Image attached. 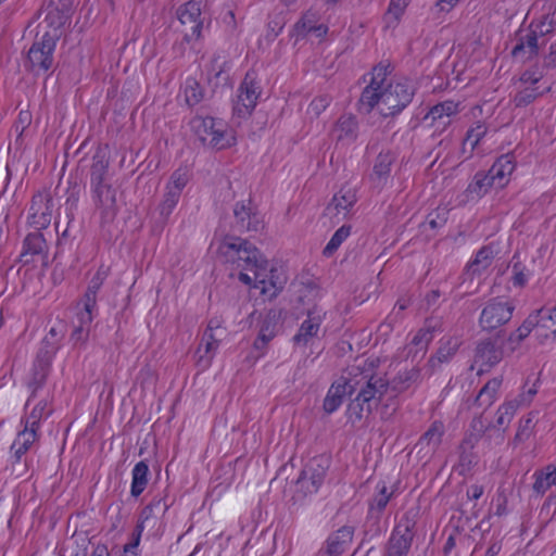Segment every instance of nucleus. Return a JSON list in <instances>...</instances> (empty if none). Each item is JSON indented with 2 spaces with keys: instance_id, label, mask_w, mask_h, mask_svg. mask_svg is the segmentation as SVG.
<instances>
[{
  "instance_id": "nucleus-1",
  "label": "nucleus",
  "mask_w": 556,
  "mask_h": 556,
  "mask_svg": "<svg viewBox=\"0 0 556 556\" xmlns=\"http://www.w3.org/2000/svg\"><path fill=\"white\" fill-rule=\"evenodd\" d=\"M220 257L238 270V279L251 286L253 280L263 279L265 257L260 250L245 239L226 237L218 247Z\"/></svg>"
},
{
  "instance_id": "nucleus-2",
  "label": "nucleus",
  "mask_w": 556,
  "mask_h": 556,
  "mask_svg": "<svg viewBox=\"0 0 556 556\" xmlns=\"http://www.w3.org/2000/svg\"><path fill=\"white\" fill-rule=\"evenodd\" d=\"M358 374V389L356 396L351 400L346 408L348 421L355 425L364 417V413L370 414L378 406L388 391L389 382L384 378L374 374V363L364 361Z\"/></svg>"
},
{
  "instance_id": "nucleus-3",
  "label": "nucleus",
  "mask_w": 556,
  "mask_h": 556,
  "mask_svg": "<svg viewBox=\"0 0 556 556\" xmlns=\"http://www.w3.org/2000/svg\"><path fill=\"white\" fill-rule=\"evenodd\" d=\"M60 40V33L55 29L37 31L34 42L28 50L25 66L35 75L49 72L54 67V51Z\"/></svg>"
},
{
  "instance_id": "nucleus-4",
  "label": "nucleus",
  "mask_w": 556,
  "mask_h": 556,
  "mask_svg": "<svg viewBox=\"0 0 556 556\" xmlns=\"http://www.w3.org/2000/svg\"><path fill=\"white\" fill-rule=\"evenodd\" d=\"M420 507H409L396 522L386 544L383 556H407L416 534Z\"/></svg>"
},
{
  "instance_id": "nucleus-5",
  "label": "nucleus",
  "mask_w": 556,
  "mask_h": 556,
  "mask_svg": "<svg viewBox=\"0 0 556 556\" xmlns=\"http://www.w3.org/2000/svg\"><path fill=\"white\" fill-rule=\"evenodd\" d=\"M415 92L416 88L409 79L390 81L379 93L376 106L383 117L395 116L412 102Z\"/></svg>"
},
{
  "instance_id": "nucleus-6",
  "label": "nucleus",
  "mask_w": 556,
  "mask_h": 556,
  "mask_svg": "<svg viewBox=\"0 0 556 556\" xmlns=\"http://www.w3.org/2000/svg\"><path fill=\"white\" fill-rule=\"evenodd\" d=\"M192 131L199 140L213 149L222 150L231 146V138L227 135L223 121L207 116H194L190 121Z\"/></svg>"
},
{
  "instance_id": "nucleus-7",
  "label": "nucleus",
  "mask_w": 556,
  "mask_h": 556,
  "mask_svg": "<svg viewBox=\"0 0 556 556\" xmlns=\"http://www.w3.org/2000/svg\"><path fill=\"white\" fill-rule=\"evenodd\" d=\"M515 308L511 300L502 296L490 299L481 309L479 327L485 332L501 329L511 319Z\"/></svg>"
},
{
  "instance_id": "nucleus-8",
  "label": "nucleus",
  "mask_w": 556,
  "mask_h": 556,
  "mask_svg": "<svg viewBox=\"0 0 556 556\" xmlns=\"http://www.w3.org/2000/svg\"><path fill=\"white\" fill-rule=\"evenodd\" d=\"M330 467V458L326 455H318L309 459L302 469L298 480V491L304 495L316 493L326 478Z\"/></svg>"
},
{
  "instance_id": "nucleus-9",
  "label": "nucleus",
  "mask_w": 556,
  "mask_h": 556,
  "mask_svg": "<svg viewBox=\"0 0 556 556\" xmlns=\"http://www.w3.org/2000/svg\"><path fill=\"white\" fill-rule=\"evenodd\" d=\"M203 0H188L177 10V16L182 26L184 40L190 42L201 36L204 18L202 17Z\"/></svg>"
},
{
  "instance_id": "nucleus-10",
  "label": "nucleus",
  "mask_w": 556,
  "mask_h": 556,
  "mask_svg": "<svg viewBox=\"0 0 556 556\" xmlns=\"http://www.w3.org/2000/svg\"><path fill=\"white\" fill-rule=\"evenodd\" d=\"M262 89L254 73L248 72L238 88L237 102L233 113L239 117H248L257 104Z\"/></svg>"
},
{
  "instance_id": "nucleus-11",
  "label": "nucleus",
  "mask_w": 556,
  "mask_h": 556,
  "mask_svg": "<svg viewBox=\"0 0 556 556\" xmlns=\"http://www.w3.org/2000/svg\"><path fill=\"white\" fill-rule=\"evenodd\" d=\"M357 370H361V364L350 367L349 377L343 383L332 384L329 388L323 405L327 414L336 412L341 406L346 395L351 396L356 392L359 386L358 374H356Z\"/></svg>"
},
{
  "instance_id": "nucleus-12",
  "label": "nucleus",
  "mask_w": 556,
  "mask_h": 556,
  "mask_svg": "<svg viewBox=\"0 0 556 556\" xmlns=\"http://www.w3.org/2000/svg\"><path fill=\"white\" fill-rule=\"evenodd\" d=\"M90 189L96 210L101 218V224L112 223L118 212L116 189L111 184L92 187Z\"/></svg>"
},
{
  "instance_id": "nucleus-13",
  "label": "nucleus",
  "mask_w": 556,
  "mask_h": 556,
  "mask_svg": "<svg viewBox=\"0 0 556 556\" xmlns=\"http://www.w3.org/2000/svg\"><path fill=\"white\" fill-rule=\"evenodd\" d=\"M388 74L389 66L379 64L374 67L370 83L363 90L358 101L361 111L369 113L376 106L379 93L387 88Z\"/></svg>"
},
{
  "instance_id": "nucleus-14",
  "label": "nucleus",
  "mask_w": 556,
  "mask_h": 556,
  "mask_svg": "<svg viewBox=\"0 0 556 556\" xmlns=\"http://www.w3.org/2000/svg\"><path fill=\"white\" fill-rule=\"evenodd\" d=\"M503 358V349L493 339H484L478 342L475 349L473 362L479 366L478 374L489 371Z\"/></svg>"
},
{
  "instance_id": "nucleus-15",
  "label": "nucleus",
  "mask_w": 556,
  "mask_h": 556,
  "mask_svg": "<svg viewBox=\"0 0 556 556\" xmlns=\"http://www.w3.org/2000/svg\"><path fill=\"white\" fill-rule=\"evenodd\" d=\"M52 215L51 198L37 193L33 197L29 207V223L38 230L49 226Z\"/></svg>"
},
{
  "instance_id": "nucleus-16",
  "label": "nucleus",
  "mask_w": 556,
  "mask_h": 556,
  "mask_svg": "<svg viewBox=\"0 0 556 556\" xmlns=\"http://www.w3.org/2000/svg\"><path fill=\"white\" fill-rule=\"evenodd\" d=\"M354 532L353 526H342L329 534L320 548L333 556H342L351 546Z\"/></svg>"
},
{
  "instance_id": "nucleus-17",
  "label": "nucleus",
  "mask_w": 556,
  "mask_h": 556,
  "mask_svg": "<svg viewBox=\"0 0 556 556\" xmlns=\"http://www.w3.org/2000/svg\"><path fill=\"white\" fill-rule=\"evenodd\" d=\"M235 225L237 231H258L263 228V220L256 212L250 207V202L237 203L233 210Z\"/></svg>"
},
{
  "instance_id": "nucleus-18",
  "label": "nucleus",
  "mask_w": 556,
  "mask_h": 556,
  "mask_svg": "<svg viewBox=\"0 0 556 556\" xmlns=\"http://www.w3.org/2000/svg\"><path fill=\"white\" fill-rule=\"evenodd\" d=\"M48 255V244L43 235L39 231L28 233L23 241V250L20 254V262L27 265L34 262L36 256H41L43 260Z\"/></svg>"
},
{
  "instance_id": "nucleus-19",
  "label": "nucleus",
  "mask_w": 556,
  "mask_h": 556,
  "mask_svg": "<svg viewBox=\"0 0 556 556\" xmlns=\"http://www.w3.org/2000/svg\"><path fill=\"white\" fill-rule=\"evenodd\" d=\"M396 160V154L391 151H381L374 164L372 174L370 175V179L374 188L382 189L390 177L391 167Z\"/></svg>"
},
{
  "instance_id": "nucleus-20",
  "label": "nucleus",
  "mask_w": 556,
  "mask_h": 556,
  "mask_svg": "<svg viewBox=\"0 0 556 556\" xmlns=\"http://www.w3.org/2000/svg\"><path fill=\"white\" fill-rule=\"evenodd\" d=\"M265 273L263 279L253 280L250 287L260 289L261 293L268 299L275 298L283 288V280L277 274V270L269 267L268 261L265 258Z\"/></svg>"
},
{
  "instance_id": "nucleus-21",
  "label": "nucleus",
  "mask_w": 556,
  "mask_h": 556,
  "mask_svg": "<svg viewBox=\"0 0 556 556\" xmlns=\"http://www.w3.org/2000/svg\"><path fill=\"white\" fill-rule=\"evenodd\" d=\"M515 169L514 157L510 154L501 155L491 168L486 172L490 176L491 180L494 182L495 188L502 189L504 188L508 181L509 177Z\"/></svg>"
},
{
  "instance_id": "nucleus-22",
  "label": "nucleus",
  "mask_w": 556,
  "mask_h": 556,
  "mask_svg": "<svg viewBox=\"0 0 556 556\" xmlns=\"http://www.w3.org/2000/svg\"><path fill=\"white\" fill-rule=\"evenodd\" d=\"M110 160L104 149H98L90 167V188L108 185Z\"/></svg>"
},
{
  "instance_id": "nucleus-23",
  "label": "nucleus",
  "mask_w": 556,
  "mask_h": 556,
  "mask_svg": "<svg viewBox=\"0 0 556 556\" xmlns=\"http://www.w3.org/2000/svg\"><path fill=\"white\" fill-rule=\"evenodd\" d=\"M37 439V432L34 429H29L27 427H24V429L17 433V437L10 447L12 467L22 460V457L29 451ZM14 470L15 468H13V471Z\"/></svg>"
},
{
  "instance_id": "nucleus-24",
  "label": "nucleus",
  "mask_w": 556,
  "mask_h": 556,
  "mask_svg": "<svg viewBox=\"0 0 556 556\" xmlns=\"http://www.w3.org/2000/svg\"><path fill=\"white\" fill-rule=\"evenodd\" d=\"M323 316L309 311L307 318L301 324L298 333L293 337V342L306 346L313 338L317 337Z\"/></svg>"
},
{
  "instance_id": "nucleus-25",
  "label": "nucleus",
  "mask_w": 556,
  "mask_h": 556,
  "mask_svg": "<svg viewBox=\"0 0 556 556\" xmlns=\"http://www.w3.org/2000/svg\"><path fill=\"white\" fill-rule=\"evenodd\" d=\"M63 331L58 327H51L48 333L41 340L40 349L37 354L38 361L46 363L52 362V358L61 346V340L63 339Z\"/></svg>"
},
{
  "instance_id": "nucleus-26",
  "label": "nucleus",
  "mask_w": 556,
  "mask_h": 556,
  "mask_svg": "<svg viewBox=\"0 0 556 556\" xmlns=\"http://www.w3.org/2000/svg\"><path fill=\"white\" fill-rule=\"evenodd\" d=\"M460 102L446 100L433 105L425 116V119L431 118L432 123L441 122L443 127L451 123V117L459 113Z\"/></svg>"
},
{
  "instance_id": "nucleus-27",
  "label": "nucleus",
  "mask_w": 556,
  "mask_h": 556,
  "mask_svg": "<svg viewBox=\"0 0 556 556\" xmlns=\"http://www.w3.org/2000/svg\"><path fill=\"white\" fill-rule=\"evenodd\" d=\"M459 345L460 340L457 337L442 338L435 354L429 358L428 364L435 368L443 363H447L456 354Z\"/></svg>"
},
{
  "instance_id": "nucleus-28",
  "label": "nucleus",
  "mask_w": 556,
  "mask_h": 556,
  "mask_svg": "<svg viewBox=\"0 0 556 556\" xmlns=\"http://www.w3.org/2000/svg\"><path fill=\"white\" fill-rule=\"evenodd\" d=\"M492 188H495L486 172H478L465 190L468 201L479 200L485 195Z\"/></svg>"
},
{
  "instance_id": "nucleus-29",
  "label": "nucleus",
  "mask_w": 556,
  "mask_h": 556,
  "mask_svg": "<svg viewBox=\"0 0 556 556\" xmlns=\"http://www.w3.org/2000/svg\"><path fill=\"white\" fill-rule=\"evenodd\" d=\"M332 132L338 141L354 142L358 135L356 118L352 115H342L336 123Z\"/></svg>"
},
{
  "instance_id": "nucleus-30",
  "label": "nucleus",
  "mask_w": 556,
  "mask_h": 556,
  "mask_svg": "<svg viewBox=\"0 0 556 556\" xmlns=\"http://www.w3.org/2000/svg\"><path fill=\"white\" fill-rule=\"evenodd\" d=\"M503 383L502 377H494L489 380L477 394L473 404L488 409L498 397V392Z\"/></svg>"
},
{
  "instance_id": "nucleus-31",
  "label": "nucleus",
  "mask_w": 556,
  "mask_h": 556,
  "mask_svg": "<svg viewBox=\"0 0 556 556\" xmlns=\"http://www.w3.org/2000/svg\"><path fill=\"white\" fill-rule=\"evenodd\" d=\"M538 51V30H529V33L520 37L518 43L513 48L511 54L526 61L536 55Z\"/></svg>"
},
{
  "instance_id": "nucleus-32",
  "label": "nucleus",
  "mask_w": 556,
  "mask_h": 556,
  "mask_svg": "<svg viewBox=\"0 0 556 556\" xmlns=\"http://www.w3.org/2000/svg\"><path fill=\"white\" fill-rule=\"evenodd\" d=\"M356 203V194L352 189H341L336 193L331 202L327 206L329 214L334 212L336 215L345 216L350 208Z\"/></svg>"
},
{
  "instance_id": "nucleus-33",
  "label": "nucleus",
  "mask_w": 556,
  "mask_h": 556,
  "mask_svg": "<svg viewBox=\"0 0 556 556\" xmlns=\"http://www.w3.org/2000/svg\"><path fill=\"white\" fill-rule=\"evenodd\" d=\"M149 466L146 460L137 463L131 471L130 494L138 497L142 494L149 483Z\"/></svg>"
},
{
  "instance_id": "nucleus-34",
  "label": "nucleus",
  "mask_w": 556,
  "mask_h": 556,
  "mask_svg": "<svg viewBox=\"0 0 556 556\" xmlns=\"http://www.w3.org/2000/svg\"><path fill=\"white\" fill-rule=\"evenodd\" d=\"M444 433L443 424L434 421L431 424L429 429L420 437L416 446H420V450L428 448L434 452L442 441Z\"/></svg>"
},
{
  "instance_id": "nucleus-35",
  "label": "nucleus",
  "mask_w": 556,
  "mask_h": 556,
  "mask_svg": "<svg viewBox=\"0 0 556 556\" xmlns=\"http://www.w3.org/2000/svg\"><path fill=\"white\" fill-rule=\"evenodd\" d=\"M488 127L484 123L478 122L475 126L469 128L463 140L462 153L467 154L465 159L471 156L475 148L478 146L480 140L486 135Z\"/></svg>"
},
{
  "instance_id": "nucleus-36",
  "label": "nucleus",
  "mask_w": 556,
  "mask_h": 556,
  "mask_svg": "<svg viewBox=\"0 0 556 556\" xmlns=\"http://www.w3.org/2000/svg\"><path fill=\"white\" fill-rule=\"evenodd\" d=\"M421 380L420 369L413 367L399 371L394 377L392 384L397 392L406 391L410 386L419 383Z\"/></svg>"
},
{
  "instance_id": "nucleus-37",
  "label": "nucleus",
  "mask_w": 556,
  "mask_h": 556,
  "mask_svg": "<svg viewBox=\"0 0 556 556\" xmlns=\"http://www.w3.org/2000/svg\"><path fill=\"white\" fill-rule=\"evenodd\" d=\"M50 363L36 359L33 369V376L28 382V387L31 390V395L28 399L27 404L30 402L31 397L35 396L37 390L42 388V386L46 383L47 377L50 371Z\"/></svg>"
},
{
  "instance_id": "nucleus-38",
  "label": "nucleus",
  "mask_w": 556,
  "mask_h": 556,
  "mask_svg": "<svg viewBox=\"0 0 556 556\" xmlns=\"http://www.w3.org/2000/svg\"><path fill=\"white\" fill-rule=\"evenodd\" d=\"M519 408L514 399L506 400L496 410L495 427L506 430Z\"/></svg>"
},
{
  "instance_id": "nucleus-39",
  "label": "nucleus",
  "mask_w": 556,
  "mask_h": 556,
  "mask_svg": "<svg viewBox=\"0 0 556 556\" xmlns=\"http://www.w3.org/2000/svg\"><path fill=\"white\" fill-rule=\"evenodd\" d=\"M407 0H391L386 14L383 15V22L386 28H395L401 17L403 16L405 9L407 8Z\"/></svg>"
},
{
  "instance_id": "nucleus-40",
  "label": "nucleus",
  "mask_w": 556,
  "mask_h": 556,
  "mask_svg": "<svg viewBox=\"0 0 556 556\" xmlns=\"http://www.w3.org/2000/svg\"><path fill=\"white\" fill-rule=\"evenodd\" d=\"M492 258V250L488 247L481 248L477 252L475 258L467 265L468 273H470L471 275L481 274V271H483L491 265Z\"/></svg>"
},
{
  "instance_id": "nucleus-41",
  "label": "nucleus",
  "mask_w": 556,
  "mask_h": 556,
  "mask_svg": "<svg viewBox=\"0 0 556 556\" xmlns=\"http://www.w3.org/2000/svg\"><path fill=\"white\" fill-rule=\"evenodd\" d=\"M376 494L372 496L370 501V510H376L377 513H382L387 507L389 501L394 494L393 490H389L384 482H380L376 486Z\"/></svg>"
},
{
  "instance_id": "nucleus-42",
  "label": "nucleus",
  "mask_w": 556,
  "mask_h": 556,
  "mask_svg": "<svg viewBox=\"0 0 556 556\" xmlns=\"http://www.w3.org/2000/svg\"><path fill=\"white\" fill-rule=\"evenodd\" d=\"M218 344H219V340H213L212 342L211 341L210 342L201 341V343L197 350L198 365L201 368L205 369L211 365L212 359L215 355V352L218 349Z\"/></svg>"
},
{
  "instance_id": "nucleus-43",
  "label": "nucleus",
  "mask_w": 556,
  "mask_h": 556,
  "mask_svg": "<svg viewBox=\"0 0 556 556\" xmlns=\"http://www.w3.org/2000/svg\"><path fill=\"white\" fill-rule=\"evenodd\" d=\"M97 295L85 293L81 299L83 309L77 314V319L83 320L84 324H91L94 314L98 313Z\"/></svg>"
},
{
  "instance_id": "nucleus-44",
  "label": "nucleus",
  "mask_w": 556,
  "mask_h": 556,
  "mask_svg": "<svg viewBox=\"0 0 556 556\" xmlns=\"http://www.w3.org/2000/svg\"><path fill=\"white\" fill-rule=\"evenodd\" d=\"M281 313L277 309L268 311L262 318L260 330L276 337L280 329Z\"/></svg>"
},
{
  "instance_id": "nucleus-45",
  "label": "nucleus",
  "mask_w": 556,
  "mask_h": 556,
  "mask_svg": "<svg viewBox=\"0 0 556 556\" xmlns=\"http://www.w3.org/2000/svg\"><path fill=\"white\" fill-rule=\"evenodd\" d=\"M534 416H535V414L533 412H531L527 416H525L520 419L517 432L513 440V443L515 445L527 441L531 437L532 429L534 427V422H533Z\"/></svg>"
},
{
  "instance_id": "nucleus-46",
  "label": "nucleus",
  "mask_w": 556,
  "mask_h": 556,
  "mask_svg": "<svg viewBox=\"0 0 556 556\" xmlns=\"http://www.w3.org/2000/svg\"><path fill=\"white\" fill-rule=\"evenodd\" d=\"M180 195L177 192L167 191L164 194V199L159 205V213L162 223H166L173 213L174 208L178 204Z\"/></svg>"
},
{
  "instance_id": "nucleus-47",
  "label": "nucleus",
  "mask_w": 556,
  "mask_h": 556,
  "mask_svg": "<svg viewBox=\"0 0 556 556\" xmlns=\"http://www.w3.org/2000/svg\"><path fill=\"white\" fill-rule=\"evenodd\" d=\"M351 227L350 226H341L331 237L327 245L324 248L323 254L325 256H331L338 248L342 244V242L350 236Z\"/></svg>"
},
{
  "instance_id": "nucleus-48",
  "label": "nucleus",
  "mask_w": 556,
  "mask_h": 556,
  "mask_svg": "<svg viewBox=\"0 0 556 556\" xmlns=\"http://www.w3.org/2000/svg\"><path fill=\"white\" fill-rule=\"evenodd\" d=\"M287 23L286 16L282 12L269 15L267 23V30L265 38L267 41H274L276 37L282 31Z\"/></svg>"
},
{
  "instance_id": "nucleus-49",
  "label": "nucleus",
  "mask_w": 556,
  "mask_h": 556,
  "mask_svg": "<svg viewBox=\"0 0 556 556\" xmlns=\"http://www.w3.org/2000/svg\"><path fill=\"white\" fill-rule=\"evenodd\" d=\"M47 402L40 401L30 412L29 416L25 420V427L29 429H34L36 432L39 428L40 420L43 417H48L50 415V410L47 409Z\"/></svg>"
},
{
  "instance_id": "nucleus-50",
  "label": "nucleus",
  "mask_w": 556,
  "mask_h": 556,
  "mask_svg": "<svg viewBox=\"0 0 556 556\" xmlns=\"http://www.w3.org/2000/svg\"><path fill=\"white\" fill-rule=\"evenodd\" d=\"M64 24V16L59 10L49 11L43 22L39 24L37 31H47L48 29L55 28L62 36V26Z\"/></svg>"
},
{
  "instance_id": "nucleus-51",
  "label": "nucleus",
  "mask_w": 556,
  "mask_h": 556,
  "mask_svg": "<svg viewBox=\"0 0 556 556\" xmlns=\"http://www.w3.org/2000/svg\"><path fill=\"white\" fill-rule=\"evenodd\" d=\"M317 24V14L313 11H307L303 16L295 23L293 30L298 36H304L312 33V28Z\"/></svg>"
},
{
  "instance_id": "nucleus-52",
  "label": "nucleus",
  "mask_w": 556,
  "mask_h": 556,
  "mask_svg": "<svg viewBox=\"0 0 556 556\" xmlns=\"http://www.w3.org/2000/svg\"><path fill=\"white\" fill-rule=\"evenodd\" d=\"M203 99V91L200 84L194 79L187 80L185 88V100L189 106H194Z\"/></svg>"
},
{
  "instance_id": "nucleus-53",
  "label": "nucleus",
  "mask_w": 556,
  "mask_h": 556,
  "mask_svg": "<svg viewBox=\"0 0 556 556\" xmlns=\"http://www.w3.org/2000/svg\"><path fill=\"white\" fill-rule=\"evenodd\" d=\"M188 180L189 176L187 170L178 168L172 174L169 182L166 186V190L177 192V194L181 195L182 189L186 187Z\"/></svg>"
},
{
  "instance_id": "nucleus-54",
  "label": "nucleus",
  "mask_w": 556,
  "mask_h": 556,
  "mask_svg": "<svg viewBox=\"0 0 556 556\" xmlns=\"http://www.w3.org/2000/svg\"><path fill=\"white\" fill-rule=\"evenodd\" d=\"M553 485H556V468L551 472L536 475L533 490L538 494H544Z\"/></svg>"
},
{
  "instance_id": "nucleus-55",
  "label": "nucleus",
  "mask_w": 556,
  "mask_h": 556,
  "mask_svg": "<svg viewBox=\"0 0 556 556\" xmlns=\"http://www.w3.org/2000/svg\"><path fill=\"white\" fill-rule=\"evenodd\" d=\"M91 324H84L83 320H78V325L74 326V329L70 336V341L74 348L85 344L89 338Z\"/></svg>"
},
{
  "instance_id": "nucleus-56",
  "label": "nucleus",
  "mask_w": 556,
  "mask_h": 556,
  "mask_svg": "<svg viewBox=\"0 0 556 556\" xmlns=\"http://www.w3.org/2000/svg\"><path fill=\"white\" fill-rule=\"evenodd\" d=\"M542 93L539 92L536 88L526 87L516 93L513 101L516 108H525L531 104Z\"/></svg>"
},
{
  "instance_id": "nucleus-57",
  "label": "nucleus",
  "mask_w": 556,
  "mask_h": 556,
  "mask_svg": "<svg viewBox=\"0 0 556 556\" xmlns=\"http://www.w3.org/2000/svg\"><path fill=\"white\" fill-rule=\"evenodd\" d=\"M433 339V327L427 324L412 339V344L419 348V350H426L428 344Z\"/></svg>"
},
{
  "instance_id": "nucleus-58",
  "label": "nucleus",
  "mask_w": 556,
  "mask_h": 556,
  "mask_svg": "<svg viewBox=\"0 0 556 556\" xmlns=\"http://www.w3.org/2000/svg\"><path fill=\"white\" fill-rule=\"evenodd\" d=\"M448 211L446 208H437L427 216V224L431 229L443 227L447 222Z\"/></svg>"
},
{
  "instance_id": "nucleus-59",
  "label": "nucleus",
  "mask_w": 556,
  "mask_h": 556,
  "mask_svg": "<svg viewBox=\"0 0 556 556\" xmlns=\"http://www.w3.org/2000/svg\"><path fill=\"white\" fill-rule=\"evenodd\" d=\"M108 273L103 267H100L90 279L87 290L85 293H90L98 296L104 280L106 279Z\"/></svg>"
},
{
  "instance_id": "nucleus-60",
  "label": "nucleus",
  "mask_w": 556,
  "mask_h": 556,
  "mask_svg": "<svg viewBox=\"0 0 556 556\" xmlns=\"http://www.w3.org/2000/svg\"><path fill=\"white\" fill-rule=\"evenodd\" d=\"M453 146L454 140L451 135H447L438 142V144L430 152V155L434 154V161H438L443 156L444 152H447V154L443 159L444 161H446L450 154V150Z\"/></svg>"
},
{
  "instance_id": "nucleus-61",
  "label": "nucleus",
  "mask_w": 556,
  "mask_h": 556,
  "mask_svg": "<svg viewBox=\"0 0 556 556\" xmlns=\"http://www.w3.org/2000/svg\"><path fill=\"white\" fill-rule=\"evenodd\" d=\"M331 98L328 94H321L312 100L308 105V112L319 116L330 104Z\"/></svg>"
},
{
  "instance_id": "nucleus-62",
  "label": "nucleus",
  "mask_w": 556,
  "mask_h": 556,
  "mask_svg": "<svg viewBox=\"0 0 556 556\" xmlns=\"http://www.w3.org/2000/svg\"><path fill=\"white\" fill-rule=\"evenodd\" d=\"M168 509V504L165 502L164 498H153L149 505H147L142 513L141 517H144L146 520H148L151 516V514L156 510L159 513L164 514Z\"/></svg>"
},
{
  "instance_id": "nucleus-63",
  "label": "nucleus",
  "mask_w": 556,
  "mask_h": 556,
  "mask_svg": "<svg viewBox=\"0 0 556 556\" xmlns=\"http://www.w3.org/2000/svg\"><path fill=\"white\" fill-rule=\"evenodd\" d=\"M521 325L526 327L530 332L538 326L543 328V317L541 309L530 314Z\"/></svg>"
},
{
  "instance_id": "nucleus-64",
  "label": "nucleus",
  "mask_w": 556,
  "mask_h": 556,
  "mask_svg": "<svg viewBox=\"0 0 556 556\" xmlns=\"http://www.w3.org/2000/svg\"><path fill=\"white\" fill-rule=\"evenodd\" d=\"M541 314L543 317V328L552 329V331L556 328V306L552 309L541 308Z\"/></svg>"
}]
</instances>
